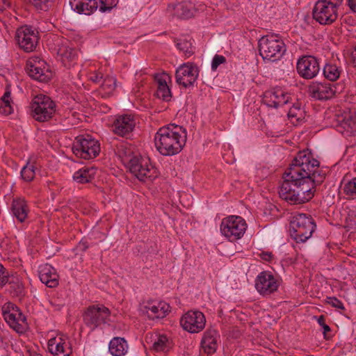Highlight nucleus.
<instances>
[{"label":"nucleus","instance_id":"nucleus-1","mask_svg":"<svg viewBox=\"0 0 356 356\" xmlns=\"http://www.w3.org/2000/svg\"><path fill=\"white\" fill-rule=\"evenodd\" d=\"M291 165L284 174V181L279 193L282 198L293 204L309 202L314 195L316 189L309 181V177L302 175H290Z\"/></svg>","mask_w":356,"mask_h":356},{"label":"nucleus","instance_id":"nucleus-2","mask_svg":"<svg viewBox=\"0 0 356 356\" xmlns=\"http://www.w3.org/2000/svg\"><path fill=\"white\" fill-rule=\"evenodd\" d=\"M186 140V129L182 127L169 124L161 127L154 137L155 146L163 156H173L183 149Z\"/></svg>","mask_w":356,"mask_h":356},{"label":"nucleus","instance_id":"nucleus-3","mask_svg":"<svg viewBox=\"0 0 356 356\" xmlns=\"http://www.w3.org/2000/svg\"><path fill=\"white\" fill-rule=\"evenodd\" d=\"M320 163L313 157L310 150L304 149L300 151L291 163V177L295 175H302L304 177H309L314 186L320 185L325 178L326 173L320 168Z\"/></svg>","mask_w":356,"mask_h":356},{"label":"nucleus","instance_id":"nucleus-4","mask_svg":"<svg viewBox=\"0 0 356 356\" xmlns=\"http://www.w3.org/2000/svg\"><path fill=\"white\" fill-rule=\"evenodd\" d=\"M316 226L311 216L296 213L290 217L289 233L297 243H305L312 236Z\"/></svg>","mask_w":356,"mask_h":356},{"label":"nucleus","instance_id":"nucleus-5","mask_svg":"<svg viewBox=\"0 0 356 356\" xmlns=\"http://www.w3.org/2000/svg\"><path fill=\"white\" fill-rule=\"evenodd\" d=\"M31 115L38 122H44L51 119L56 113V104L46 95H37L31 103Z\"/></svg>","mask_w":356,"mask_h":356},{"label":"nucleus","instance_id":"nucleus-6","mask_svg":"<svg viewBox=\"0 0 356 356\" xmlns=\"http://www.w3.org/2000/svg\"><path fill=\"white\" fill-rule=\"evenodd\" d=\"M72 152L81 159H93L100 152V144L90 135H79L73 143Z\"/></svg>","mask_w":356,"mask_h":356},{"label":"nucleus","instance_id":"nucleus-7","mask_svg":"<svg viewBox=\"0 0 356 356\" xmlns=\"http://www.w3.org/2000/svg\"><path fill=\"white\" fill-rule=\"evenodd\" d=\"M111 311L104 305H92L88 307L83 313L84 324L93 331L102 325L108 323Z\"/></svg>","mask_w":356,"mask_h":356},{"label":"nucleus","instance_id":"nucleus-8","mask_svg":"<svg viewBox=\"0 0 356 356\" xmlns=\"http://www.w3.org/2000/svg\"><path fill=\"white\" fill-rule=\"evenodd\" d=\"M220 228L226 238L230 241H235L243 236L247 224L242 217L230 216L222 219Z\"/></svg>","mask_w":356,"mask_h":356},{"label":"nucleus","instance_id":"nucleus-9","mask_svg":"<svg viewBox=\"0 0 356 356\" xmlns=\"http://www.w3.org/2000/svg\"><path fill=\"white\" fill-rule=\"evenodd\" d=\"M127 167L140 181H153L159 175L157 169L140 155L135 157Z\"/></svg>","mask_w":356,"mask_h":356},{"label":"nucleus","instance_id":"nucleus-10","mask_svg":"<svg viewBox=\"0 0 356 356\" xmlns=\"http://www.w3.org/2000/svg\"><path fill=\"white\" fill-rule=\"evenodd\" d=\"M3 316L9 326L17 333L22 334L28 330L26 318L16 305H8L3 312Z\"/></svg>","mask_w":356,"mask_h":356},{"label":"nucleus","instance_id":"nucleus-11","mask_svg":"<svg viewBox=\"0 0 356 356\" xmlns=\"http://www.w3.org/2000/svg\"><path fill=\"white\" fill-rule=\"evenodd\" d=\"M314 19L322 25H330L338 17V9L318 0L312 10Z\"/></svg>","mask_w":356,"mask_h":356},{"label":"nucleus","instance_id":"nucleus-12","mask_svg":"<svg viewBox=\"0 0 356 356\" xmlns=\"http://www.w3.org/2000/svg\"><path fill=\"white\" fill-rule=\"evenodd\" d=\"M296 70L302 78L314 79L318 74L321 70L319 60L313 56H302L297 61Z\"/></svg>","mask_w":356,"mask_h":356},{"label":"nucleus","instance_id":"nucleus-13","mask_svg":"<svg viewBox=\"0 0 356 356\" xmlns=\"http://www.w3.org/2000/svg\"><path fill=\"white\" fill-rule=\"evenodd\" d=\"M199 72L200 70L195 64L184 63L176 70V82L185 88L193 87L199 76Z\"/></svg>","mask_w":356,"mask_h":356},{"label":"nucleus","instance_id":"nucleus-14","mask_svg":"<svg viewBox=\"0 0 356 356\" xmlns=\"http://www.w3.org/2000/svg\"><path fill=\"white\" fill-rule=\"evenodd\" d=\"M205 323L204 315L200 311H189L180 320L183 329L191 333L200 332L204 328Z\"/></svg>","mask_w":356,"mask_h":356},{"label":"nucleus","instance_id":"nucleus-15","mask_svg":"<svg viewBox=\"0 0 356 356\" xmlns=\"http://www.w3.org/2000/svg\"><path fill=\"white\" fill-rule=\"evenodd\" d=\"M334 120L337 130L346 136H350L356 133V113L355 112L349 111L337 114Z\"/></svg>","mask_w":356,"mask_h":356},{"label":"nucleus","instance_id":"nucleus-16","mask_svg":"<svg viewBox=\"0 0 356 356\" xmlns=\"http://www.w3.org/2000/svg\"><path fill=\"white\" fill-rule=\"evenodd\" d=\"M16 39L19 47L26 52L33 51L38 42V35L31 26H23L17 29Z\"/></svg>","mask_w":356,"mask_h":356},{"label":"nucleus","instance_id":"nucleus-17","mask_svg":"<svg viewBox=\"0 0 356 356\" xmlns=\"http://www.w3.org/2000/svg\"><path fill=\"white\" fill-rule=\"evenodd\" d=\"M286 51V47L282 37L268 31V63L280 60Z\"/></svg>","mask_w":356,"mask_h":356},{"label":"nucleus","instance_id":"nucleus-18","mask_svg":"<svg viewBox=\"0 0 356 356\" xmlns=\"http://www.w3.org/2000/svg\"><path fill=\"white\" fill-rule=\"evenodd\" d=\"M308 91L311 97L318 100L329 99L338 92L336 86L325 81L311 83Z\"/></svg>","mask_w":356,"mask_h":356},{"label":"nucleus","instance_id":"nucleus-19","mask_svg":"<svg viewBox=\"0 0 356 356\" xmlns=\"http://www.w3.org/2000/svg\"><path fill=\"white\" fill-rule=\"evenodd\" d=\"M43 60H29L26 70L30 77L40 82H47L51 79L50 72L44 67Z\"/></svg>","mask_w":356,"mask_h":356},{"label":"nucleus","instance_id":"nucleus-20","mask_svg":"<svg viewBox=\"0 0 356 356\" xmlns=\"http://www.w3.org/2000/svg\"><path fill=\"white\" fill-rule=\"evenodd\" d=\"M136 125L134 118L131 115L118 117L113 122V132L122 137H127L134 130Z\"/></svg>","mask_w":356,"mask_h":356},{"label":"nucleus","instance_id":"nucleus-21","mask_svg":"<svg viewBox=\"0 0 356 356\" xmlns=\"http://www.w3.org/2000/svg\"><path fill=\"white\" fill-rule=\"evenodd\" d=\"M49 351L54 356H70L72 348L66 341V337L52 338L48 341Z\"/></svg>","mask_w":356,"mask_h":356},{"label":"nucleus","instance_id":"nucleus-22","mask_svg":"<svg viewBox=\"0 0 356 356\" xmlns=\"http://www.w3.org/2000/svg\"><path fill=\"white\" fill-rule=\"evenodd\" d=\"M39 277L47 287L54 288L58 285V275L56 269L49 264H47L40 267Z\"/></svg>","mask_w":356,"mask_h":356},{"label":"nucleus","instance_id":"nucleus-23","mask_svg":"<svg viewBox=\"0 0 356 356\" xmlns=\"http://www.w3.org/2000/svg\"><path fill=\"white\" fill-rule=\"evenodd\" d=\"M169 79H170V77L166 73L156 74L154 76V81L157 84L156 95L158 98L165 102L170 101L172 97L170 89L167 84V81Z\"/></svg>","mask_w":356,"mask_h":356},{"label":"nucleus","instance_id":"nucleus-24","mask_svg":"<svg viewBox=\"0 0 356 356\" xmlns=\"http://www.w3.org/2000/svg\"><path fill=\"white\" fill-rule=\"evenodd\" d=\"M291 97L282 88H273L268 94V107L277 108L286 104Z\"/></svg>","mask_w":356,"mask_h":356},{"label":"nucleus","instance_id":"nucleus-25","mask_svg":"<svg viewBox=\"0 0 356 356\" xmlns=\"http://www.w3.org/2000/svg\"><path fill=\"white\" fill-rule=\"evenodd\" d=\"M218 338L219 334L216 330L210 329L204 333L201 347L207 354L211 355L216 351Z\"/></svg>","mask_w":356,"mask_h":356},{"label":"nucleus","instance_id":"nucleus-26","mask_svg":"<svg viewBox=\"0 0 356 356\" xmlns=\"http://www.w3.org/2000/svg\"><path fill=\"white\" fill-rule=\"evenodd\" d=\"M69 4L79 14L90 15L98 8V0H70Z\"/></svg>","mask_w":356,"mask_h":356},{"label":"nucleus","instance_id":"nucleus-27","mask_svg":"<svg viewBox=\"0 0 356 356\" xmlns=\"http://www.w3.org/2000/svg\"><path fill=\"white\" fill-rule=\"evenodd\" d=\"M169 305L165 302H160L157 305L148 302L143 307V312L146 313L149 319L154 320L164 318L169 312Z\"/></svg>","mask_w":356,"mask_h":356},{"label":"nucleus","instance_id":"nucleus-28","mask_svg":"<svg viewBox=\"0 0 356 356\" xmlns=\"http://www.w3.org/2000/svg\"><path fill=\"white\" fill-rule=\"evenodd\" d=\"M167 12L177 18L188 19L193 17V13L191 5L181 2L177 4H169Z\"/></svg>","mask_w":356,"mask_h":356},{"label":"nucleus","instance_id":"nucleus-29","mask_svg":"<svg viewBox=\"0 0 356 356\" xmlns=\"http://www.w3.org/2000/svg\"><path fill=\"white\" fill-rule=\"evenodd\" d=\"M11 211L19 222H24L29 213L26 202L22 198L14 199L11 204Z\"/></svg>","mask_w":356,"mask_h":356},{"label":"nucleus","instance_id":"nucleus-30","mask_svg":"<svg viewBox=\"0 0 356 356\" xmlns=\"http://www.w3.org/2000/svg\"><path fill=\"white\" fill-rule=\"evenodd\" d=\"M108 350L113 356H124L128 351V343L123 337H114L109 343Z\"/></svg>","mask_w":356,"mask_h":356},{"label":"nucleus","instance_id":"nucleus-31","mask_svg":"<svg viewBox=\"0 0 356 356\" xmlns=\"http://www.w3.org/2000/svg\"><path fill=\"white\" fill-rule=\"evenodd\" d=\"M96 173L97 168L84 167L74 173L73 179L79 184L89 183L95 179Z\"/></svg>","mask_w":356,"mask_h":356},{"label":"nucleus","instance_id":"nucleus-32","mask_svg":"<svg viewBox=\"0 0 356 356\" xmlns=\"http://www.w3.org/2000/svg\"><path fill=\"white\" fill-rule=\"evenodd\" d=\"M58 55L65 66L70 67L72 62H74L77 56V51L70 47L62 45L58 49Z\"/></svg>","mask_w":356,"mask_h":356},{"label":"nucleus","instance_id":"nucleus-33","mask_svg":"<svg viewBox=\"0 0 356 356\" xmlns=\"http://www.w3.org/2000/svg\"><path fill=\"white\" fill-rule=\"evenodd\" d=\"M7 284L10 286V293L13 297H19L23 295L24 286L18 275L9 274Z\"/></svg>","mask_w":356,"mask_h":356},{"label":"nucleus","instance_id":"nucleus-34","mask_svg":"<svg viewBox=\"0 0 356 356\" xmlns=\"http://www.w3.org/2000/svg\"><path fill=\"white\" fill-rule=\"evenodd\" d=\"M152 348L156 352L166 353L172 348V343L165 335H159L154 341Z\"/></svg>","mask_w":356,"mask_h":356},{"label":"nucleus","instance_id":"nucleus-35","mask_svg":"<svg viewBox=\"0 0 356 356\" xmlns=\"http://www.w3.org/2000/svg\"><path fill=\"white\" fill-rule=\"evenodd\" d=\"M323 73L325 79L331 81H335L339 78L341 69L336 64L327 63L323 67Z\"/></svg>","mask_w":356,"mask_h":356},{"label":"nucleus","instance_id":"nucleus-36","mask_svg":"<svg viewBox=\"0 0 356 356\" xmlns=\"http://www.w3.org/2000/svg\"><path fill=\"white\" fill-rule=\"evenodd\" d=\"M118 154L124 165L127 166L132 160L138 155L134 154L133 150L124 145H121L118 148Z\"/></svg>","mask_w":356,"mask_h":356},{"label":"nucleus","instance_id":"nucleus-37","mask_svg":"<svg viewBox=\"0 0 356 356\" xmlns=\"http://www.w3.org/2000/svg\"><path fill=\"white\" fill-rule=\"evenodd\" d=\"M273 270V268H271ZM282 283V277L275 271L268 270V294L277 291L278 288Z\"/></svg>","mask_w":356,"mask_h":356},{"label":"nucleus","instance_id":"nucleus-38","mask_svg":"<svg viewBox=\"0 0 356 356\" xmlns=\"http://www.w3.org/2000/svg\"><path fill=\"white\" fill-rule=\"evenodd\" d=\"M35 165L34 163L28 161L21 170V177L23 180L30 182L33 180L35 175Z\"/></svg>","mask_w":356,"mask_h":356},{"label":"nucleus","instance_id":"nucleus-39","mask_svg":"<svg viewBox=\"0 0 356 356\" xmlns=\"http://www.w3.org/2000/svg\"><path fill=\"white\" fill-rule=\"evenodd\" d=\"M266 275V271H262L255 280V288L257 291L263 296L267 294Z\"/></svg>","mask_w":356,"mask_h":356},{"label":"nucleus","instance_id":"nucleus-40","mask_svg":"<svg viewBox=\"0 0 356 356\" xmlns=\"http://www.w3.org/2000/svg\"><path fill=\"white\" fill-rule=\"evenodd\" d=\"M176 47L180 51H182L186 57L191 56L194 53L192 44L186 40H177Z\"/></svg>","mask_w":356,"mask_h":356},{"label":"nucleus","instance_id":"nucleus-41","mask_svg":"<svg viewBox=\"0 0 356 356\" xmlns=\"http://www.w3.org/2000/svg\"><path fill=\"white\" fill-rule=\"evenodd\" d=\"M343 193L349 198L356 197V177H354L344 183L343 188Z\"/></svg>","mask_w":356,"mask_h":356},{"label":"nucleus","instance_id":"nucleus-42","mask_svg":"<svg viewBox=\"0 0 356 356\" xmlns=\"http://www.w3.org/2000/svg\"><path fill=\"white\" fill-rule=\"evenodd\" d=\"M116 83L117 80L115 77L107 76L104 79L101 86L104 90L109 93L115 89Z\"/></svg>","mask_w":356,"mask_h":356},{"label":"nucleus","instance_id":"nucleus-43","mask_svg":"<svg viewBox=\"0 0 356 356\" xmlns=\"http://www.w3.org/2000/svg\"><path fill=\"white\" fill-rule=\"evenodd\" d=\"M98 8L102 13L109 12L118 3V0H99Z\"/></svg>","mask_w":356,"mask_h":356},{"label":"nucleus","instance_id":"nucleus-44","mask_svg":"<svg viewBox=\"0 0 356 356\" xmlns=\"http://www.w3.org/2000/svg\"><path fill=\"white\" fill-rule=\"evenodd\" d=\"M267 44V38L266 36H263L258 42V51L259 55L262 57L263 60H265L267 59V50L264 47Z\"/></svg>","mask_w":356,"mask_h":356},{"label":"nucleus","instance_id":"nucleus-45","mask_svg":"<svg viewBox=\"0 0 356 356\" xmlns=\"http://www.w3.org/2000/svg\"><path fill=\"white\" fill-rule=\"evenodd\" d=\"M301 115V110L300 106L299 104H294L291 108H290L288 111V117L291 120L293 118H296L297 121L299 120Z\"/></svg>","mask_w":356,"mask_h":356},{"label":"nucleus","instance_id":"nucleus-46","mask_svg":"<svg viewBox=\"0 0 356 356\" xmlns=\"http://www.w3.org/2000/svg\"><path fill=\"white\" fill-rule=\"evenodd\" d=\"M3 104L0 106V113L6 115L11 114L13 109L10 105V99L2 101Z\"/></svg>","mask_w":356,"mask_h":356},{"label":"nucleus","instance_id":"nucleus-47","mask_svg":"<svg viewBox=\"0 0 356 356\" xmlns=\"http://www.w3.org/2000/svg\"><path fill=\"white\" fill-rule=\"evenodd\" d=\"M8 271L0 264V288H3L8 282Z\"/></svg>","mask_w":356,"mask_h":356},{"label":"nucleus","instance_id":"nucleus-48","mask_svg":"<svg viewBox=\"0 0 356 356\" xmlns=\"http://www.w3.org/2000/svg\"><path fill=\"white\" fill-rule=\"evenodd\" d=\"M327 302L333 307H335V308H337V309H339L341 310L345 309V307H344L343 302L341 300H339L338 298H337L336 297L327 298Z\"/></svg>","mask_w":356,"mask_h":356},{"label":"nucleus","instance_id":"nucleus-49","mask_svg":"<svg viewBox=\"0 0 356 356\" xmlns=\"http://www.w3.org/2000/svg\"><path fill=\"white\" fill-rule=\"evenodd\" d=\"M225 62L226 58L225 56L216 54L212 60L211 69L216 70L220 64L225 63Z\"/></svg>","mask_w":356,"mask_h":356},{"label":"nucleus","instance_id":"nucleus-50","mask_svg":"<svg viewBox=\"0 0 356 356\" xmlns=\"http://www.w3.org/2000/svg\"><path fill=\"white\" fill-rule=\"evenodd\" d=\"M317 321L318 323V324L323 327V334H324V337L325 338H326V334L327 332H330L331 331V329L330 327L325 323V316L321 315L320 316L318 319H317Z\"/></svg>","mask_w":356,"mask_h":356},{"label":"nucleus","instance_id":"nucleus-51","mask_svg":"<svg viewBox=\"0 0 356 356\" xmlns=\"http://www.w3.org/2000/svg\"><path fill=\"white\" fill-rule=\"evenodd\" d=\"M49 303L54 310L60 311L64 306V304L60 302L58 298H52L49 300Z\"/></svg>","mask_w":356,"mask_h":356},{"label":"nucleus","instance_id":"nucleus-52","mask_svg":"<svg viewBox=\"0 0 356 356\" xmlns=\"http://www.w3.org/2000/svg\"><path fill=\"white\" fill-rule=\"evenodd\" d=\"M31 3L34 5L37 8L43 9L44 6H46V3L49 1V0H29Z\"/></svg>","mask_w":356,"mask_h":356},{"label":"nucleus","instance_id":"nucleus-53","mask_svg":"<svg viewBox=\"0 0 356 356\" xmlns=\"http://www.w3.org/2000/svg\"><path fill=\"white\" fill-rule=\"evenodd\" d=\"M103 79V75L101 72H94L91 74L90 79L94 83H99Z\"/></svg>","mask_w":356,"mask_h":356},{"label":"nucleus","instance_id":"nucleus-54","mask_svg":"<svg viewBox=\"0 0 356 356\" xmlns=\"http://www.w3.org/2000/svg\"><path fill=\"white\" fill-rule=\"evenodd\" d=\"M348 6L350 10L356 13V0H348Z\"/></svg>","mask_w":356,"mask_h":356},{"label":"nucleus","instance_id":"nucleus-55","mask_svg":"<svg viewBox=\"0 0 356 356\" xmlns=\"http://www.w3.org/2000/svg\"><path fill=\"white\" fill-rule=\"evenodd\" d=\"M351 60L353 66L356 67V46L355 47L353 51L351 53Z\"/></svg>","mask_w":356,"mask_h":356},{"label":"nucleus","instance_id":"nucleus-56","mask_svg":"<svg viewBox=\"0 0 356 356\" xmlns=\"http://www.w3.org/2000/svg\"><path fill=\"white\" fill-rule=\"evenodd\" d=\"M10 95H11L10 91L6 90L4 92V95H3V97H1V100L4 101V100H7V99H10Z\"/></svg>","mask_w":356,"mask_h":356},{"label":"nucleus","instance_id":"nucleus-57","mask_svg":"<svg viewBox=\"0 0 356 356\" xmlns=\"http://www.w3.org/2000/svg\"><path fill=\"white\" fill-rule=\"evenodd\" d=\"M266 257H267V252H263L262 253V259H264V260H266Z\"/></svg>","mask_w":356,"mask_h":356},{"label":"nucleus","instance_id":"nucleus-58","mask_svg":"<svg viewBox=\"0 0 356 356\" xmlns=\"http://www.w3.org/2000/svg\"><path fill=\"white\" fill-rule=\"evenodd\" d=\"M30 356H42V355L40 354L34 353L31 354Z\"/></svg>","mask_w":356,"mask_h":356},{"label":"nucleus","instance_id":"nucleus-59","mask_svg":"<svg viewBox=\"0 0 356 356\" xmlns=\"http://www.w3.org/2000/svg\"><path fill=\"white\" fill-rule=\"evenodd\" d=\"M268 261H269L272 257L271 253L268 252Z\"/></svg>","mask_w":356,"mask_h":356},{"label":"nucleus","instance_id":"nucleus-60","mask_svg":"<svg viewBox=\"0 0 356 356\" xmlns=\"http://www.w3.org/2000/svg\"><path fill=\"white\" fill-rule=\"evenodd\" d=\"M352 216H353L352 214H349L348 220L350 221H352V220H351Z\"/></svg>","mask_w":356,"mask_h":356},{"label":"nucleus","instance_id":"nucleus-61","mask_svg":"<svg viewBox=\"0 0 356 356\" xmlns=\"http://www.w3.org/2000/svg\"><path fill=\"white\" fill-rule=\"evenodd\" d=\"M87 248H88V246H86H86L84 247V250H86Z\"/></svg>","mask_w":356,"mask_h":356}]
</instances>
